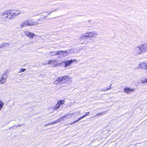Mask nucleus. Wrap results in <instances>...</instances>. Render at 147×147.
Instances as JSON below:
<instances>
[{
    "label": "nucleus",
    "mask_w": 147,
    "mask_h": 147,
    "mask_svg": "<svg viewBox=\"0 0 147 147\" xmlns=\"http://www.w3.org/2000/svg\"><path fill=\"white\" fill-rule=\"evenodd\" d=\"M83 118H84V116H82V117H80L78 118V119L77 120L74 121L73 123H71V124H72L74 123H76V122H78L80 120L82 119Z\"/></svg>",
    "instance_id": "25"
},
{
    "label": "nucleus",
    "mask_w": 147,
    "mask_h": 147,
    "mask_svg": "<svg viewBox=\"0 0 147 147\" xmlns=\"http://www.w3.org/2000/svg\"><path fill=\"white\" fill-rule=\"evenodd\" d=\"M89 112H87L86 113V114H85V115H84L83 116H84V118L86 116L88 115H89Z\"/></svg>",
    "instance_id": "31"
},
{
    "label": "nucleus",
    "mask_w": 147,
    "mask_h": 147,
    "mask_svg": "<svg viewBox=\"0 0 147 147\" xmlns=\"http://www.w3.org/2000/svg\"><path fill=\"white\" fill-rule=\"evenodd\" d=\"M9 45V43L7 42H3L2 43L1 45H0V48H2L3 47H7Z\"/></svg>",
    "instance_id": "20"
},
{
    "label": "nucleus",
    "mask_w": 147,
    "mask_h": 147,
    "mask_svg": "<svg viewBox=\"0 0 147 147\" xmlns=\"http://www.w3.org/2000/svg\"><path fill=\"white\" fill-rule=\"evenodd\" d=\"M135 89L134 88H130L128 87H126L124 88V92L127 94H129V93L134 92L135 91Z\"/></svg>",
    "instance_id": "10"
},
{
    "label": "nucleus",
    "mask_w": 147,
    "mask_h": 147,
    "mask_svg": "<svg viewBox=\"0 0 147 147\" xmlns=\"http://www.w3.org/2000/svg\"><path fill=\"white\" fill-rule=\"evenodd\" d=\"M39 13H37V14H36L34 16H38L39 15Z\"/></svg>",
    "instance_id": "39"
},
{
    "label": "nucleus",
    "mask_w": 147,
    "mask_h": 147,
    "mask_svg": "<svg viewBox=\"0 0 147 147\" xmlns=\"http://www.w3.org/2000/svg\"><path fill=\"white\" fill-rule=\"evenodd\" d=\"M53 123H54L53 122H52L50 123H49V125H52L53 124Z\"/></svg>",
    "instance_id": "35"
},
{
    "label": "nucleus",
    "mask_w": 147,
    "mask_h": 147,
    "mask_svg": "<svg viewBox=\"0 0 147 147\" xmlns=\"http://www.w3.org/2000/svg\"><path fill=\"white\" fill-rule=\"evenodd\" d=\"M75 113L68 114L65 115L62 117L61 118V119H62V120H64V118H66L67 119L71 118L73 117V115L75 114Z\"/></svg>",
    "instance_id": "15"
},
{
    "label": "nucleus",
    "mask_w": 147,
    "mask_h": 147,
    "mask_svg": "<svg viewBox=\"0 0 147 147\" xmlns=\"http://www.w3.org/2000/svg\"><path fill=\"white\" fill-rule=\"evenodd\" d=\"M59 83V82L58 81H57V80H56L54 82V84H58Z\"/></svg>",
    "instance_id": "32"
},
{
    "label": "nucleus",
    "mask_w": 147,
    "mask_h": 147,
    "mask_svg": "<svg viewBox=\"0 0 147 147\" xmlns=\"http://www.w3.org/2000/svg\"><path fill=\"white\" fill-rule=\"evenodd\" d=\"M51 13H48L47 15H50Z\"/></svg>",
    "instance_id": "40"
},
{
    "label": "nucleus",
    "mask_w": 147,
    "mask_h": 147,
    "mask_svg": "<svg viewBox=\"0 0 147 147\" xmlns=\"http://www.w3.org/2000/svg\"><path fill=\"white\" fill-rule=\"evenodd\" d=\"M58 64L57 63H55L53 64V66H58Z\"/></svg>",
    "instance_id": "33"
},
{
    "label": "nucleus",
    "mask_w": 147,
    "mask_h": 147,
    "mask_svg": "<svg viewBox=\"0 0 147 147\" xmlns=\"http://www.w3.org/2000/svg\"><path fill=\"white\" fill-rule=\"evenodd\" d=\"M89 35L88 36V37L95 38L98 36L97 33L95 31L88 32Z\"/></svg>",
    "instance_id": "8"
},
{
    "label": "nucleus",
    "mask_w": 147,
    "mask_h": 147,
    "mask_svg": "<svg viewBox=\"0 0 147 147\" xmlns=\"http://www.w3.org/2000/svg\"><path fill=\"white\" fill-rule=\"evenodd\" d=\"M26 20L22 22L20 25V27L21 28L24 27L28 26Z\"/></svg>",
    "instance_id": "16"
},
{
    "label": "nucleus",
    "mask_w": 147,
    "mask_h": 147,
    "mask_svg": "<svg viewBox=\"0 0 147 147\" xmlns=\"http://www.w3.org/2000/svg\"><path fill=\"white\" fill-rule=\"evenodd\" d=\"M9 12V19L11 20L15 18L13 13V10H8Z\"/></svg>",
    "instance_id": "12"
},
{
    "label": "nucleus",
    "mask_w": 147,
    "mask_h": 147,
    "mask_svg": "<svg viewBox=\"0 0 147 147\" xmlns=\"http://www.w3.org/2000/svg\"><path fill=\"white\" fill-rule=\"evenodd\" d=\"M48 125H49V123L48 124H46L45 125V127H47V126Z\"/></svg>",
    "instance_id": "37"
},
{
    "label": "nucleus",
    "mask_w": 147,
    "mask_h": 147,
    "mask_svg": "<svg viewBox=\"0 0 147 147\" xmlns=\"http://www.w3.org/2000/svg\"><path fill=\"white\" fill-rule=\"evenodd\" d=\"M21 11L19 10H13V13L15 18L21 13Z\"/></svg>",
    "instance_id": "17"
},
{
    "label": "nucleus",
    "mask_w": 147,
    "mask_h": 147,
    "mask_svg": "<svg viewBox=\"0 0 147 147\" xmlns=\"http://www.w3.org/2000/svg\"><path fill=\"white\" fill-rule=\"evenodd\" d=\"M142 53L141 50L140 48L138 47L134 51V54L135 56H138L140 55Z\"/></svg>",
    "instance_id": "13"
},
{
    "label": "nucleus",
    "mask_w": 147,
    "mask_h": 147,
    "mask_svg": "<svg viewBox=\"0 0 147 147\" xmlns=\"http://www.w3.org/2000/svg\"><path fill=\"white\" fill-rule=\"evenodd\" d=\"M7 75V72L5 71L2 74L0 78V84H4L6 82Z\"/></svg>",
    "instance_id": "1"
},
{
    "label": "nucleus",
    "mask_w": 147,
    "mask_h": 147,
    "mask_svg": "<svg viewBox=\"0 0 147 147\" xmlns=\"http://www.w3.org/2000/svg\"><path fill=\"white\" fill-rule=\"evenodd\" d=\"M105 113V112H101V113H99L97 114L96 115V116H98V115H100L102 114H104Z\"/></svg>",
    "instance_id": "27"
},
{
    "label": "nucleus",
    "mask_w": 147,
    "mask_h": 147,
    "mask_svg": "<svg viewBox=\"0 0 147 147\" xmlns=\"http://www.w3.org/2000/svg\"><path fill=\"white\" fill-rule=\"evenodd\" d=\"M141 50L142 53L147 52V44H142L138 47Z\"/></svg>",
    "instance_id": "2"
},
{
    "label": "nucleus",
    "mask_w": 147,
    "mask_h": 147,
    "mask_svg": "<svg viewBox=\"0 0 147 147\" xmlns=\"http://www.w3.org/2000/svg\"><path fill=\"white\" fill-rule=\"evenodd\" d=\"M88 33V32L87 33H86L84 34V36L86 37V38L87 37H88V36L89 35V34Z\"/></svg>",
    "instance_id": "29"
},
{
    "label": "nucleus",
    "mask_w": 147,
    "mask_h": 147,
    "mask_svg": "<svg viewBox=\"0 0 147 147\" xmlns=\"http://www.w3.org/2000/svg\"><path fill=\"white\" fill-rule=\"evenodd\" d=\"M28 26H36L38 24V23L36 21L32 20H31L27 19Z\"/></svg>",
    "instance_id": "3"
},
{
    "label": "nucleus",
    "mask_w": 147,
    "mask_h": 147,
    "mask_svg": "<svg viewBox=\"0 0 147 147\" xmlns=\"http://www.w3.org/2000/svg\"><path fill=\"white\" fill-rule=\"evenodd\" d=\"M76 60H67V61H63L62 62L64 63L65 65L64 66L65 67H66L70 66L72 62L75 61Z\"/></svg>",
    "instance_id": "9"
},
{
    "label": "nucleus",
    "mask_w": 147,
    "mask_h": 147,
    "mask_svg": "<svg viewBox=\"0 0 147 147\" xmlns=\"http://www.w3.org/2000/svg\"><path fill=\"white\" fill-rule=\"evenodd\" d=\"M140 66L141 68L144 69L145 70L147 71V62H144L140 63L139 64V67ZM140 67H139L138 69H139Z\"/></svg>",
    "instance_id": "11"
},
{
    "label": "nucleus",
    "mask_w": 147,
    "mask_h": 147,
    "mask_svg": "<svg viewBox=\"0 0 147 147\" xmlns=\"http://www.w3.org/2000/svg\"><path fill=\"white\" fill-rule=\"evenodd\" d=\"M64 101L63 100H59L56 105L53 107V109L54 110L58 109L60 107L61 105L63 104H64Z\"/></svg>",
    "instance_id": "4"
},
{
    "label": "nucleus",
    "mask_w": 147,
    "mask_h": 147,
    "mask_svg": "<svg viewBox=\"0 0 147 147\" xmlns=\"http://www.w3.org/2000/svg\"><path fill=\"white\" fill-rule=\"evenodd\" d=\"M69 50L67 51H59V52H57L58 55H61L63 57L67 56L68 55V53L69 52Z\"/></svg>",
    "instance_id": "7"
},
{
    "label": "nucleus",
    "mask_w": 147,
    "mask_h": 147,
    "mask_svg": "<svg viewBox=\"0 0 147 147\" xmlns=\"http://www.w3.org/2000/svg\"><path fill=\"white\" fill-rule=\"evenodd\" d=\"M58 52H59V51H54L51 52L50 53V54L52 56L58 55V53H57Z\"/></svg>",
    "instance_id": "21"
},
{
    "label": "nucleus",
    "mask_w": 147,
    "mask_h": 147,
    "mask_svg": "<svg viewBox=\"0 0 147 147\" xmlns=\"http://www.w3.org/2000/svg\"><path fill=\"white\" fill-rule=\"evenodd\" d=\"M24 33L25 36L30 39H32L33 38L34 36H36L34 33L28 31H25Z\"/></svg>",
    "instance_id": "5"
},
{
    "label": "nucleus",
    "mask_w": 147,
    "mask_h": 147,
    "mask_svg": "<svg viewBox=\"0 0 147 147\" xmlns=\"http://www.w3.org/2000/svg\"><path fill=\"white\" fill-rule=\"evenodd\" d=\"M57 61L56 59H53L52 60L49 61H48V63H47V64H53L55 63Z\"/></svg>",
    "instance_id": "22"
},
{
    "label": "nucleus",
    "mask_w": 147,
    "mask_h": 147,
    "mask_svg": "<svg viewBox=\"0 0 147 147\" xmlns=\"http://www.w3.org/2000/svg\"><path fill=\"white\" fill-rule=\"evenodd\" d=\"M76 113L78 115L80 114V111H78L76 112Z\"/></svg>",
    "instance_id": "38"
},
{
    "label": "nucleus",
    "mask_w": 147,
    "mask_h": 147,
    "mask_svg": "<svg viewBox=\"0 0 147 147\" xmlns=\"http://www.w3.org/2000/svg\"><path fill=\"white\" fill-rule=\"evenodd\" d=\"M111 88H107L106 89H105V90H104V91H106L108 90H109Z\"/></svg>",
    "instance_id": "34"
},
{
    "label": "nucleus",
    "mask_w": 147,
    "mask_h": 147,
    "mask_svg": "<svg viewBox=\"0 0 147 147\" xmlns=\"http://www.w3.org/2000/svg\"><path fill=\"white\" fill-rule=\"evenodd\" d=\"M47 17V15L43 14L40 16V18L38 19V20H42V19H45Z\"/></svg>",
    "instance_id": "19"
},
{
    "label": "nucleus",
    "mask_w": 147,
    "mask_h": 147,
    "mask_svg": "<svg viewBox=\"0 0 147 147\" xmlns=\"http://www.w3.org/2000/svg\"><path fill=\"white\" fill-rule=\"evenodd\" d=\"M86 39V37H85V36L84 35L81 37L80 38V42L82 44H83L84 43V42L83 41L85 40Z\"/></svg>",
    "instance_id": "18"
},
{
    "label": "nucleus",
    "mask_w": 147,
    "mask_h": 147,
    "mask_svg": "<svg viewBox=\"0 0 147 147\" xmlns=\"http://www.w3.org/2000/svg\"><path fill=\"white\" fill-rule=\"evenodd\" d=\"M26 69H21L20 71L19 72V73H21L22 72H24L25 70Z\"/></svg>",
    "instance_id": "30"
},
{
    "label": "nucleus",
    "mask_w": 147,
    "mask_h": 147,
    "mask_svg": "<svg viewBox=\"0 0 147 147\" xmlns=\"http://www.w3.org/2000/svg\"><path fill=\"white\" fill-rule=\"evenodd\" d=\"M71 82V77L66 76H64V81L63 83H70Z\"/></svg>",
    "instance_id": "6"
},
{
    "label": "nucleus",
    "mask_w": 147,
    "mask_h": 147,
    "mask_svg": "<svg viewBox=\"0 0 147 147\" xmlns=\"http://www.w3.org/2000/svg\"><path fill=\"white\" fill-rule=\"evenodd\" d=\"M57 81H58V82H60V80H59V77L57 79Z\"/></svg>",
    "instance_id": "36"
},
{
    "label": "nucleus",
    "mask_w": 147,
    "mask_h": 147,
    "mask_svg": "<svg viewBox=\"0 0 147 147\" xmlns=\"http://www.w3.org/2000/svg\"><path fill=\"white\" fill-rule=\"evenodd\" d=\"M141 82L142 84L147 83V78L142 80L141 81Z\"/></svg>",
    "instance_id": "26"
},
{
    "label": "nucleus",
    "mask_w": 147,
    "mask_h": 147,
    "mask_svg": "<svg viewBox=\"0 0 147 147\" xmlns=\"http://www.w3.org/2000/svg\"><path fill=\"white\" fill-rule=\"evenodd\" d=\"M60 82H62L63 83L64 81V76H63L59 77Z\"/></svg>",
    "instance_id": "23"
},
{
    "label": "nucleus",
    "mask_w": 147,
    "mask_h": 147,
    "mask_svg": "<svg viewBox=\"0 0 147 147\" xmlns=\"http://www.w3.org/2000/svg\"><path fill=\"white\" fill-rule=\"evenodd\" d=\"M4 104L3 102L1 100H0V111L3 108Z\"/></svg>",
    "instance_id": "24"
},
{
    "label": "nucleus",
    "mask_w": 147,
    "mask_h": 147,
    "mask_svg": "<svg viewBox=\"0 0 147 147\" xmlns=\"http://www.w3.org/2000/svg\"><path fill=\"white\" fill-rule=\"evenodd\" d=\"M61 119H62H62H61V118H60V119H58L57 120H56V121H55L53 122L54 123H58V121H60V120H61Z\"/></svg>",
    "instance_id": "28"
},
{
    "label": "nucleus",
    "mask_w": 147,
    "mask_h": 147,
    "mask_svg": "<svg viewBox=\"0 0 147 147\" xmlns=\"http://www.w3.org/2000/svg\"><path fill=\"white\" fill-rule=\"evenodd\" d=\"M1 15L3 18H7L9 19V14L8 11L2 13Z\"/></svg>",
    "instance_id": "14"
}]
</instances>
